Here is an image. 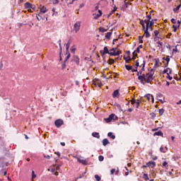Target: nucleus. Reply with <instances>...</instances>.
Segmentation results:
<instances>
[{"label": "nucleus", "mask_w": 181, "mask_h": 181, "mask_svg": "<svg viewBox=\"0 0 181 181\" xmlns=\"http://www.w3.org/2000/svg\"><path fill=\"white\" fill-rule=\"evenodd\" d=\"M81 28V21H76L74 24V32H75V33H77L80 29Z\"/></svg>", "instance_id": "obj_1"}, {"label": "nucleus", "mask_w": 181, "mask_h": 181, "mask_svg": "<svg viewBox=\"0 0 181 181\" xmlns=\"http://www.w3.org/2000/svg\"><path fill=\"white\" fill-rule=\"evenodd\" d=\"M153 81V73H148L146 74L145 81L147 83H151Z\"/></svg>", "instance_id": "obj_2"}, {"label": "nucleus", "mask_w": 181, "mask_h": 181, "mask_svg": "<svg viewBox=\"0 0 181 181\" xmlns=\"http://www.w3.org/2000/svg\"><path fill=\"white\" fill-rule=\"evenodd\" d=\"M54 124L57 128H60V127L64 124V122H63V119H58L54 122Z\"/></svg>", "instance_id": "obj_3"}, {"label": "nucleus", "mask_w": 181, "mask_h": 181, "mask_svg": "<svg viewBox=\"0 0 181 181\" xmlns=\"http://www.w3.org/2000/svg\"><path fill=\"white\" fill-rule=\"evenodd\" d=\"M149 24L147 23V25L146 27V29L144 30V35L146 36V37H151V34L149 33Z\"/></svg>", "instance_id": "obj_4"}, {"label": "nucleus", "mask_w": 181, "mask_h": 181, "mask_svg": "<svg viewBox=\"0 0 181 181\" xmlns=\"http://www.w3.org/2000/svg\"><path fill=\"white\" fill-rule=\"evenodd\" d=\"M100 52L101 56H104L105 54H110V53H111V52H110L108 50V47H104V50L103 51L100 50Z\"/></svg>", "instance_id": "obj_5"}, {"label": "nucleus", "mask_w": 181, "mask_h": 181, "mask_svg": "<svg viewBox=\"0 0 181 181\" xmlns=\"http://www.w3.org/2000/svg\"><path fill=\"white\" fill-rule=\"evenodd\" d=\"M114 117H115V115L111 114L110 115H109V117L105 119V122L107 124H108V122H111L112 121V119H114Z\"/></svg>", "instance_id": "obj_6"}, {"label": "nucleus", "mask_w": 181, "mask_h": 181, "mask_svg": "<svg viewBox=\"0 0 181 181\" xmlns=\"http://www.w3.org/2000/svg\"><path fill=\"white\" fill-rule=\"evenodd\" d=\"M93 86L95 87H99L100 88V87H103V83H101V81L98 80L93 82Z\"/></svg>", "instance_id": "obj_7"}, {"label": "nucleus", "mask_w": 181, "mask_h": 181, "mask_svg": "<svg viewBox=\"0 0 181 181\" xmlns=\"http://www.w3.org/2000/svg\"><path fill=\"white\" fill-rule=\"evenodd\" d=\"M145 98H146L148 100V101H151H151L152 103L155 102V99H153V95H151V94H147L144 96Z\"/></svg>", "instance_id": "obj_8"}, {"label": "nucleus", "mask_w": 181, "mask_h": 181, "mask_svg": "<svg viewBox=\"0 0 181 181\" xmlns=\"http://www.w3.org/2000/svg\"><path fill=\"white\" fill-rule=\"evenodd\" d=\"M140 63H141V64L140 65V67H141V69L140 70V71H145V60L141 59L140 60Z\"/></svg>", "instance_id": "obj_9"}, {"label": "nucleus", "mask_w": 181, "mask_h": 181, "mask_svg": "<svg viewBox=\"0 0 181 181\" xmlns=\"http://www.w3.org/2000/svg\"><path fill=\"white\" fill-rule=\"evenodd\" d=\"M151 165H152V168H155V166H156V163H155V161H149L146 163L147 168H151Z\"/></svg>", "instance_id": "obj_10"}, {"label": "nucleus", "mask_w": 181, "mask_h": 181, "mask_svg": "<svg viewBox=\"0 0 181 181\" xmlns=\"http://www.w3.org/2000/svg\"><path fill=\"white\" fill-rule=\"evenodd\" d=\"M77 160L79 163H81L82 165H87V160H86L85 159L77 158Z\"/></svg>", "instance_id": "obj_11"}, {"label": "nucleus", "mask_w": 181, "mask_h": 181, "mask_svg": "<svg viewBox=\"0 0 181 181\" xmlns=\"http://www.w3.org/2000/svg\"><path fill=\"white\" fill-rule=\"evenodd\" d=\"M25 8H26V9H35V8H33V5L28 2L25 4Z\"/></svg>", "instance_id": "obj_12"}, {"label": "nucleus", "mask_w": 181, "mask_h": 181, "mask_svg": "<svg viewBox=\"0 0 181 181\" xmlns=\"http://www.w3.org/2000/svg\"><path fill=\"white\" fill-rule=\"evenodd\" d=\"M163 60H165L166 62V64H164L165 67H168V66H169V62H170V58H169V56H167L166 58L163 57Z\"/></svg>", "instance_id": "obj_13"}, {"label": "nucleus", "mask_w": 181, "mask_h": 181, "mask_svg": "<svg viewBox=\"0 0 181 181\" xmlns=\"http://www.w3.org/2000/svg\"><path fill=\"white\" fill-rule=\"evenodd\" d=\"M153 136H162V138H163V133L162 131H158L153 134Z\"/></svg>", "instance_id": "obj_14"}, {"label": "nucleus", "mask_w": 181, "mask_h": 181, "mask_svg": "<svg viewBox=\"0 0 181 181\" xmlns=\"http://www.w3.org/2000/svg\"><path fill=\"white\" fill-rule=\"evenodd\" d=\"M110 56H119L121 54V52L117 51V52H110Z\"/></svg>", "instance_id": "obj_15"}, {"label": "nucleus", "mask_w": 181, "mask_h": 181, "mask_svg": "<svg viewBox=\"0 0 181 181\" xmlns=\"http://www.w3.org/2000/svg\"><path fill=\"white\" fill-rule=\"evenodd\" d=\"M112 97H113V98L119 97V90H115L112 93Z\"/></svg>", "instance_id": "obj_16"}, {"label": "nucleus", "mask_w": 181, "mask_h": 181, "mask_svg": "<svg viewBox=\"0 0 181 181\" xmlns=\"http://www.w3.org/2000/svg\"><path fill=\"white\" fill-rule=\"evenodd\" d=\"M107 136L110 138V139H115V135L111 132L107 134Z\"/></svg>", "instance_id": "obj_17"}, {"label": "nucleus", "mask_w": 181, "mask_h": 181, "mask_svg": "<svg viewBox=\"0 0 181 181\" xmlns=\"http://www.w3.org/2000/svg\"><path fill=\"white\" fill-rule=\"evenodd\" d=\"M102 142H103V146H107V145H108V144H110L108 139H104Z\"/></svg>", "instance_id": "obj_18"}, {"label": "nucleus", "mask_w": 181, "mask_h": 181, "mask_svg": "<svg viewBox=\"0 0 181 181\" xmlns=\"http://www.w3.org/2000/svg\"><path fill=\"white\" fill-rule=\"evenodd\" d=\"M138 80H139L140 81V83H141V84H145V79H144V78L142 76H139V77H138Z\"/></svg>", "instance_id": "obj_19"}, {"label": "nucleus", "mask_w": 181, "mask_h": 181, "mask_svg": "<svg viewBox=\"0 0 181 181\" xmlns=\"http://www.w3.org/2000/svg\"><path fill=\"white\" fill-rule=\"evenodd\" d=\"M128 5H129L128 2L124 1V5L122 6V9H123V11H125V9L128 8Z\"/></svg>", "instance_id": "obj_20"}, {"label": "nucleus", "mask_w": 181, "mask_h": 181, "mask_svg": "<svg viewBox=\"0 0 181 181\" xmlns=\"http://www.w3.org/2000/svg\"><path fill=\"white\" fill-rule=\"evenodd\" d=\"M92 136H94V138H98V139H99V138H100V133H98V132H93V133H92Z\"/></svg>", "instance_id": "obj_21"}, {"label": "nucleus", "mask_w": 181, "mask_h": 181, "mask_svg": "<svg viewBox=\"0 0 181 181\" xmlns=\"http://www.w3.org/2000/svg\"><path fill=\"white\" fill-rule=\"evenodd\" d=\"M40 12H41V13H46V12H47V8H46V7L43 6L40 9Z\"/></svg>", "instance_id": "obj_22"}, {"label": "nucleus", "mask_w": 181, "mask_h": 181, "mask_svg": "<svg viewBox=\"0 0 181 181\" xmlns=\"http://www.w3.org/2000/svg\"><path fill=\"white\" fill-rule=\"evenodd\" d=\"M163 98V95L162 93H158L156 94L157 100H160V98Z\"/></svg>", "instance_id": "obj_23"}, {"label": "nucleus", "mask_w": 181, "mask_h": 181, "mask_svg": "<svg viewBox=\"0 0 181 181\" xmlns=\"http://www.w3.org/2000/svg\"><path fill=\"white\" fill-rule=\"evenodd\" d=\"M139 63H141V59H138L136 61V68L138 69V67H141V65L139 64Z\"/></svg>", "instance_id": "obj_24"}, {"label": "nucleus", "mask_w": 181, "mask_h": 181, "mask_svg": "<svg viewBox=\"0 0 181 181\" xmlns=\"http://www.w3.org/2000/svg\"><path fill=\"white\" fill-rule=\"evenodd\" d=\"M111 35H112V33H111V32L107 33L105 35L106 39H110L111 37Z\"/></svg>", "instance_id": "obj_25"}, {"label": "nucleus", "mask_w": 181, "mask_h": 181, "mask_svg": "<svg viewBox=\"0 0 181 181\" xmlns=\"http://www.w3.org/2000/svg\"><path fill=\"white\" fill-rule=\"evenodd\" d=\"M135 52H136V53H140V52H141V50H140V49H139V47H137L136 48V51H134V52H133V56H138V54H135Z\"/></svg>", "instance_id": "obj_26"}, {"label": "nucleus", "mask_w": 181, "mask_h": 181, "mask_svg": "<svg viewBox=\"0 0 181 181\" xmlns=\"http://www.w3.org/2000/svg\"><path fill=\"white\" fill-rule=\"evenodd\" d=\"M74 62H75V63H76V64H78V63H80V59H78V57H75L74 59Z\"/></svg>", "instance_id": "obj_27"}, {"label": "nucleus", "mask_w": 181, "mask_h": 181, "mask_svg": "<svg viewBox=\"0 0 181 181\" xmlns=\"http://www.w3.org/2000/svg\"><path fill=\"white\" fill-rule=\"evenodd\" d=\"M144 36H145V35H144L143 36L139 37V43H144V40H142V39H144Z\"/></svg>", "instance_id": "obj_28"}, {"label": "nucleus", "mask_w": 181, "mask_h": 181, "mask_svg": "<svg viewBox=\"0 0 181 181\" xmlns=\"http://www.w3.org/2000/svg\"><path fill=\"white\" fill-rule=\"evenodd\" d=\"M143 178L145 180H149V177H148V174H144L143 175Z\"/></svg>", "instance_id": "obj_29"}, {"label": "nucleus", "mask_w": 181, "mask_h": 181, "mask_svg": "<svg viewBox=\"0 0 181 181\" xmlns=\"http://www.w3.org/2000/svg\"><path fill=\"white\" fill-rule=\"evenodd\" d=\"M125 69H127L128 71H129V70H132V66L125 65Z\"/></svg>", "instance_id": "obj_30"}, {"label": "nucleus", "mask_w": 181, "mask_h": 181, "mask_svg": "<svg viewBox=\"0 0 181 181\" xmlns=\"http://www.w3.org/2000/svg\"><path fill=\"white\" fill-rule=\"evenodd\" d=\"M71 42L70 41H69L68 42H67V44L66 45V50H69V47H70V45H71Z\"/></svg>", "instance_id": "obj_31"}, {"label": "nucleus", "mask_w": 181, "mask_h": 181, "mask_svg": "<svg viewBox=\"0 0 181 181\" xmlns=\"http://www.w3.org/2000/svg\"><path fill=\"white\" fill-rule=\"evenodd\" d=\"M95 179H96L97 181L101 180V177L98 176V175H95Z\"/></svg>", "instance_id": "obj_32"}, {"label": "nucleus", "mask_w": 181, "mask_h": 181, "mask_svg": "<svg viewBox=\"0 0 181 181\" xmlns=\"http://www.w3.org/2000/svg\"><path fill=\"white\" fill-rule=\"evenodd\" d=\"M107 63H108L109 64H114L115 61H114V59H110L109 61L107 62Z\"/></svg>", "instance_id": "obj_33"}, {"label": "nucleus", "mask_w": 181, "mask_h": 181, "mask_svg": "<svg viewBox=\"0 0 181 181\" xmlns=\"http://www.w3.org/2000/svg\"><path fill=\"white\" fill-rule=\"evenodd\" d=\"M153 25H155L154 20H150L148 26H152Z\"/></svg>", "instance_id": "obj_34"}, {"label": "nucleus", "mask_w": 181, "mask_h": 181, "mask_svg": "<svg viewBox=\"0 0 181 181\" xmlns=\"http://www.w3.org/2000/svg\"><path fill=\"white\" fill-rule=\"evenodd\" d=\"M160 151H161L163 153H166V151H165V148H163V146L160 148Z\"/></svg>", "instance_id": "obj_35"}, {"label": "nucleus", "mask_w": 181, "mask_h": 181, "mask_svg": "<svg viewBox=\"0 0 181 181\" xmlns=\"http://www.w3.org/2000/svg\"><path fill=\"white\" fill-rule=\"evenodd\" d=\"M154 66L155 67H160V65L159 64V61L156 60Z\"/></svg>", "instance_id": "obj_36"}, {"label": "nucleus", "mask_w": 181, "mask_h": 181, "mask_svg": "<svg viewBox=\"0 0 181 181\" xmlns=\"http://www.w3.org/2000/svg\"><path fill=\"white\" fill-rule=\"evenodd\" d=\"M154 35H155V37L158 38L159 39V37H158V35H159V31L158 30H155L154 31Z\"/></svg>", "instance_id": "obj_37"}, {"label": "nucleus", "mask_w": 181, "mask_h": 181, "mask_svg": "<svg viewBox=\"0 0 181 181\" xmlns=\"http://www.w3.org/2000/svg\"><path fill=\"white\" fill-rule=\"evenodd\" d=\"M36 18L37 21H42V16H40V14H37Z\"/></svg>", "instance_id": "obj_38"}, {"label": "nucleus", "mask_w": 181, "mask_h": 181, "mask_svg": "<svg viewBox=\"0 0 181 181\" xmlns=\"http://www.w3.org/2000/svg\"><path fill=\"white\" fill-rule=\"evenodd\" d=\"M163 112H165V110H163V109H160L159 110L160 115H163Z\"/></svg>", "instance_id": "obj_39"}, {"label": "nucleus", "mask_w": 181, "mask_h": 181, "mask_svg": "<svg viewBox=\"0 0 181 181\" xmlns=\"http://www.w3.org/2000/svg\"><path fill=\"white\" fill-rule=\"evenodd\" d=\"M130 103H132V105L134 104H136V100H135V98H132V100H130Z\"/></svg>", "instance_id": "obj_40"}, {"label": "nucleus", "mask_w": 181, "mask_h": 181, "mask_svg": "<svg viewBox=\"0 0 181 181\" xmlns=\"http://www.w3.org/2000/svg\"><path fill=\"white\" fill-rule=\"evenodd\" d=\"M163 166L164 167V168H168V162H166V161H164L163 163Z\"/></svg>", "instance_id": "obj_41"}, {"label": "nucleus", "mask_w": 181, "mask_h": 181, "mask_svg": "<svg viewBox=\"0 0 181 181\" xmlns=\"http://www.w3.org/2000/svg\"><path fill=\"white\" fill-rule=\"evenodd\" d=\"M98 159H99L100 162H103V160H104V156H99Z\"/></svg>", "instance_id": "obj_42"}, {"label": "nucleus", "mask_w": 181, "mask_h": 181, "mask_svg": "<svg viewBox=\"0 0 181 181\" xmlns=\"http://www.w3.org/2000/svg\"><path fill=\"white\" fill-rule=\"evenodd\" d=\"M149 22H151V20L148 21V18L144 20V23L146 24V26H148V24L149 25Z\"/></svg>", "instance_id": "obj_43"}, {"label": "nucleus", "mask_w": 181, "mask_h": 181, "mask_svg": "<svg viewBox=\"0 0 181 181\" xmlns=\"http://www.w3.org/2000/svg\"><path fill=\"white\" fill-rule=\"evenodd\" d=\"M114 12H115V9H113L107 16V18H110V16H111L112 15V13H114Z\"/></svg>", "instance_id": "obj_44"}, {"label": "nucleus", "mask_w": 181, "mask_h": 181, "mask_svg": "<svg viewBox=\"0 0 181 181\" xmlns=\"http://www.w3.org/2000/svg\"><path fill=\"white\" fill-rule=\"evenodd\" d=\"M136 108H139V105H141V104H142V102H136Z\"/></svg>", "instance_id": "obj_45"}, {"label": "nucleus", "mask_w": 181, "mask_h": 181, "mask_svg": "<svg viewBox=\"0 0 181 181\" xmlns=\"http://www.w3.org/2000/svg\"><path fill=\"white\" fill-rule=\"evenodd\" d=\"M101 16L100 14H95L94 19H98Z\"/></svg>", "instance_id": "obj_46"}, {"label": "nucleus", "mask_w": 181, "mask_h": 181, "mask_svg": "<svg viewBox=\"0 0 181 181\" xmlns=\"http://www.w3.org/2000/svg\"><path fill=\"white\" fill-rule=\"evenodd\" d=\"M166 78H168V80H172L173 78L170 76V74H167Z\"/></svg>", "instance_id": "obj_47"}, {"label": "nucleus", "mask_w": 181, "mask_h": 181, "mask_svg": "<svg viewBox=\"0 0 181 181\" xmlns=\"http://www.w3.org/2000/svg\"><path fill=\"white\" fill-rule=\"evenodd\" d=\"M168 74H172V69L170 68H167Z\"/></svg>", "instance_id": "obj_48"}, {"label": "nucleus", "mask_w": 181, "mask_h": 181, "mask_svg": "<svg viewBox=\"0 0 181 181\" xmlns=\"http://www.w3.org/2000/svg\"><path fill=\"white\" fill-rule=\"evenodd\" d=\"M146 18L148 19V21H151V19H152V16H151V14L147 15Z\"/></svg>", "instance_id": "obj_49"}, {"label": "nucleus", "mask_w": 181, "mask_h": 181, "mask_svg": "<svg viewBox=\"0 0 181 181\" xmlns=\"http://www.w3.org/2000/svg\"><path fill=\"white\" fill-rule=\"evenodd\" d=\"M99 30H100V32H103V33H104V32H107V30L103 28H100Z\"/></svg>", "instance_id": "obj_50"}, {"label": "nucleus", "mask_w": 181, "mask_h": 181, "mask_svg": "<svg viewBox=\"0 0 181 181\" xmlns=\"http://www.w3.org/2000/svg\"><path fill=\"white\" fill-rule=\"evenodd\" d=\"M140 76H142L144 77V78L145 79L146 77V74H142V71H140Z\"/></svg>", "instance_id": "obj_51"}, {"label": "nucleus", "mask_w": 181, "mask_h": 181, "mask_svg": "<svg viewBox=\"0 0 181 181\" xmlns=\"http://www.w3.org/2000/svg\"><path fill=\"white\" fill-rule=\"evenodd\" d=\"M75 1H77V0H72L71 3L67 4V6H70V5H73V4H74Z\"/></svg>", "instance_id": "obj_52"}, {"label": "nucleus", "mask_w": 181, "mask_h": 181, "mask_svg": "<svg viewBox=\"0 0 181 181\" xmlns=\"http://www.w3.org/2000/svg\"><path fill=\"white\" fill-rule=\"evenodd\" d=\"M64 69H66V63H63L62 65V69L64 70Z\"/></svg>", "instance_id": "obj_53"}, {"label": "nucleus", "mask_w": 181, "mask_h": 181, "mask_svg": "<svg viewBox=\"0 0 181 181\" xmlns=\"http://www.w3.org/2000/svg\"><path fill=\"white\" fill-rule=\"evenodd\" d=\"M173 28L174 29V32H176V30H177V28H179V27H177L176 25H173Z\"/></svg>", "instance_id": "obj_54"}, {"label": "nucleus", "mask_w": 181, "mask_h": 181, "mask_svg": "<svg viewBox=\"0 0 181 181\" xmlns=\"http://www.w3.org/2000/svg\"><path fill=\"white\" fill-rule=\"evenodd\" d=\"M124 59L126 61V63H129V62H131V58H129L128 59H127V58L124 57Z\"/></svg>", "instance_id": "obj_55"}, {"label": "nucleus", "mask_w": 181, "mask_h": 181, "mask_svg": "<svg viewBox=\"0 0 181 181\" xmlns=\"http://www.w3.org/2000/svg\"><path fill=\"white\" fill-rule=\"evenodd\" d=\"M113 173H115V168H112V169L110 170V174L112 175Z\"/></svg>", "instance_id": "obj_56"}, {"label": "nucleus", "mask_w": 181, "mask_h": 181, "mask_svg": "<svg viewBox=\"0 0 181 181\" xmlns=\"http://www.w3.org/2000/svg\"><path fill=\"white\" fill-rule=\"evenodd\" d=\"M171 22H172V23H173L174 25L176 24V19L172 18V19H171Z\"/></svg>", "instance_id": "obj_57"}, {"label": "nucleus", "mask_w": 181, "mask_h": 181, "mask_svg": "<svg viewBox=\"0 0 181 181\" xmlns=\"http://www.w3.org/2000/svg\"><path fill=\"white\" fill-rule=\"evenodd\" d=\"M168 69H164L163 71V74H167L168 75Z\"/></svg>", "instance_id": "obj_58"}, {"label": "nucleus", "mask_w": 181, "mask_h": 181, "mask_svg": "<svg viewBox=\"0 0 181 181\" xmlns=\"http://www.w3.org/2000/svg\"><path fill=\"white\" fill-rule=\"evenodd\" d=\"M140 25H141V26H144L145 25V22L144 21V20L140 21Z\"/></svg>", "instance_id": "obj_59"}, {"label": "nucleus", "mask_w": 181, "mask_h": 181, "mask_svg": "<svg viewBox=\"0 0 181 181\" xmlns=\"http://www.w3.org/2000/svg\"><path fill=\"white\" fill-rule=\"evenodd\" d=\"M69 59H70V54H69L66 57L65 62H67V60H69Z\"/></svg>", "instance_id": "obj_60"}, {"label": "nucleus", "mask_w": 181, "mask_h": 181, "mask_svg": "<svg viewBox=\"0 0 181 181\" xmlns=\"http://www.w3.org/2000/svg\"><path fill=\"white\" fill-rule=\"evenodd\" d=\"M44 158H45V159H50V156L47 155H44Z\"/></svg>", "instance_id": "obj_61"}, {"label": "nucleus", "mask_w": 181, "mask_h": 181, "mask_svg": "<svg viewBox=\"0 0 181 181\" xmlns=\"http://www.w3.org/2000/svg\"><path fill=\"white\" fill-rule=\"evenodd\" d=\"M180 23H181V20H178L177 21V24H178L177 28H180Z\"/></svg>", "instance_id": "obj_62"}, {"label": "nucleus", "mask_w": 181, "mask_h": 181, "mask_svg": "<svg viewBox=\"0 0 181 181\" xmlns=\"http://www.w3.org/2000/svg\"><path fill=\"white\" fill-rule=\"evenodd\" d=\"M71 53H75L76 48H71Z\"/></svg>", "instance_id": "obj_63"}, {"label": "nucleus", "mask_w": 181, "mask_h": 181, "mask_svg": "<svg viewBox=\"0 0 181 181\" xmlns=\"http://www.w3.org/2000/svg\"><path fill=\"white\" fill-rule=\"evenodd\" d=\"M117 49V47L116 48H112L110 52H115V50Z\"/></svg>", "instance_id": "obj_64"}]
</instances>
